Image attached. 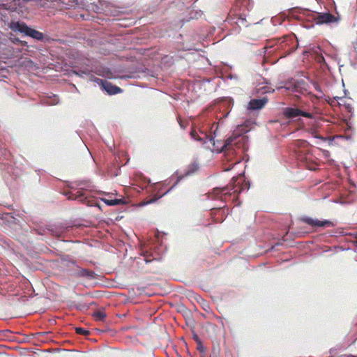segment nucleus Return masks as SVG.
Masks as SVG:
<instances>
[{"label":"nucleus","instance_id":"f257e3e1","mask_svg":"<svg viewBox=\"0 0 357 357\" xmlns=\"http://www.w3.org/2000/svg\"><path fill=\"white\" fill-rule=\"evenodd\" d=\"M250 184L242 176L234 177L231 182L223 188H215L210 194L212 199H220L226 202L233 195V200L238 199V195L245 190H248Z\"/></svg>","mask_w":357,"mask_h":357},{"label":"nucleus","instance_id":"f03ea898","mask_svg":"<svg viewBox=\"0 0 357 357\" xmlns=\"http://www.w3.org/2000/svg\"><path fill=\"white\" fill-rule=\"evenodd\" d=\"M247 130H245L243 126H240L237 128V130L234 132V133L228 137L222 146L221 149V151H231L234 150L233 146H237V144L241 142V141L243 140L244 137L242 136V134L246 132Z\"/></svg>","mask_w":357,"mask_h":357},{"label":"nucleus","instance_id":"7ed1b4c3","mask_svg":"<svg viewBox=\"0 0 357 357\" xmlns=\"http://www.w3.org/2000/svg\"><path fill=\"white\" fill-rule=\"evenodd\" d=\"M190 135L191 138L199 142L207 149H211L210 144L213 147L215 146L214 138L202 130H197L195 128H192Z\"/></svg>","mask_w":357,"mask_h":357},{"label":"nucleus","instance_id":"20e7f679","mask_svg":"<svg viewBox=\"0 0 357 357\" xmlns=\"http://www.w3.org/2000/svg\"><path fill=\"white\" fill-rule=\"evenodd\" d=\"M10 28L38 40H43L44 38L43 33L29 27L24 22H12Z\"/></svg>","mask_w":357,"mask_h":357},{"label":"nucleus","instance_id":"39448f33","mask_svg":"<svg viewBox=\"0 0 357 357\" xmlns=\"http://www.w3.org/2000/svg\"><path fill=\"white\" fill-rule=\"evenodd\" d=\"M13 41L3 33H0V54L4 58H10L15 55V50L12 46Z\"/></svg>","mask_w":357,"mask_h":357},{"label":"nucleus","instance_id":"423d86ee","mask_svg":"<svg viewBox=\"0 0 357 357\" xmlns=\"http://www.w3.org/2000/svg\"><path fill=\"white\" fill-rule=\"evenodd\" d=\"M198 169V165L196 164V163H192L190 165H189L187 167V169H185V172L184 173V174L183 176H178V179L177 181H176V183L172 185V188H170L168 190H167L166 192H162V194L158 197H156L153 199H151L148 201H146L144 204H151L153 203V202H155L156 200H158L160 197H161L162 196H163L164 195L167 194L174 185H176L178 182L179 181L183 178V177L185 176H190L192 174H194L197 170Z\"/></svg>","mask_w":357,"mask_h":357},{"label":"nucleus","instance_id":"0eeeda50","mask_svg":"<svg viewBox=\"0 0 357 357\" xmlns=\"http://www.w3.org/2000/svg\"><path fill=\"white\" fill-rule=\"evenodd\" d=\"M284 115L287 119H294L302 116L308 119L313 117L312 114L303 112L298 108L287 107L284 109Z\"/></svg>","mask_w":357,"mask_h":357},{"label":"nucleus","instance_id":"6e6552de","mask_svg":"<svg viewBox=\"0 0 357 357\" xmlns=\"http://www.w3.org/2000/svg\"><path fill=\"white\" fill-rule=\"evenodd\" d=\"M303 221L312 227H330L334 226L333 222L329 220L321 221L318 220H314L311 218H303Z\"/></svg>","mask_w":357,"mask_h":357},{"label":"nucleus","instance_id":"1a4fd4ad","mask_svg":"<svg viewBox=\"0 0 357 357\" xmlns=\"http://www.w3.org/2000/svg\"><path fill=\"white\" fill-rule=\"evenodd\" d=\"M268 99L264 97L261 99H252L248 105V109L250 110H257L262 109L268 102Z\"/></svg>","mask_w":357,"mask_h":357},{"label":"nucleus","instance_id":"9d476101","mask_svg":"<svg viewBox=\"0 0 357 357\" xmlns=\"http://www.w3.org/2000/svg\"><path fill=\"white\" fill-rule=\"evenodd\" d=\"M317 24H322L327 23L335 22L337 21V19L332 14L326 13H319L315 19Z\"/></svg>","mask_w":357,"mask_h":357},{"label":"nucleus","instance_id":"9b49d317","mask_svg":"<svg viewBox=\"0 0 357 357\" xmlns=\"http://www.w3.org/2000/svg\"><path fill=\"white\" fill-rule=\"evenodd\" d=\"M101 82L102 87L104 90H105L109 95H114L121 92V89L119 87L113 85L112 83L107 81H103L102 79H99Z\"/></svg>","mask_w":357,"mask_h":357},{"label":"nucleus","instance_id":"f8f14e48","mask_svg":"<svg viewBox=\"0 0 357 357\" xmlns=\"http://www.w3.org/2000/svg\"><path fill=\"white\" fill-rule=\"evenodd\" d=\"M96 273L93 271L86 268H80L76 273V276L81 278H86L89 279L94 278Z\"/></svg>","mask_w":357,"mask_h":357},{"label":"nucleus","instance_id":"ddd939ff","mask_svg":"<svg viewBox=\"0 0 357 357\" xmlns=\"http://www.w3.org/2000/svg\"><path fill=\"white\" fill-rule=\"evenodd\" d=\"M69 199L76 200L78 199L81 202H84L86 199L84 193L81 190H77L76 192H71L68 196Z\"/></svg>","mask_w":357,"mask_h":357},{"label":"nucleus","instance_id":"4468645a","mask_svg":"<svg viewBox=\"0 0 357 357\" xmlns=\"http://www.w3.org/2000/svg\"><path fill=\"white\" fill-rule=\"evenodd\" d=\"M101 200L108 206H116V205H119V204H126V201L123 198L114 199H106V198H102Z\"/></svg>","mask_w":357,"mask_h":357},{"label":"nucleus","instance_id":"2eb2a0df","mask_svg":"<svg viewBox=\"0 0 357 357\" xmlns=\"http://www.w3.org/2000/svg\"><path fill=\"white\" fill-rule=\"evenodd\" d=\"M93 317L98 321H103L106 317V314L102 311H97L93 314Z\"/></svg>","mask_w":357,"mask_h":357},{"label":"nucleus","instance_id":"dca6fc26","mask_svg":"<svg viewBox=\"0 0 357 357\" xmlns=\"http://www.w3.org/2000/svg\"><path fill=\"white\" fill-rule=\"evenodd\" d=\"M177 121H178V123L180 127L182 129H185L188 126V121H183L180 116H178Z\"/></svg>","mask_w":357,"mask_h":357},{"label":"nucleus","instance_id":"f3484780","mask_svg":"<svg viewBox=\"0 0 357 357\" xmlns=\"http://www.w3.org/2000/svg\"><path fill=\"white\" fill-rule=\"evenodd\" d=\"M75 331H76V333H77L79 335H87L89 334V331H87L84 328H76Z\"/></svg>","mask_w":357,"mask_h":357},{"label":"nucleus","instance_id":"a211bd4d","mask_svg":"<svg viewBox=\"0 0 357 357\" xmlns=\"http://www.w3.org/2000/svg\"><path fill=\"white\" fill-rule=\"evenodd\" d=\"M15 9H16L15 4L14 6H12V5L8 6V4L0 5V10H15Z\"/></svg>","mask_w":357,"mask_h":357},{"label":"nucleus","instance_id":"6ab92c4d","mask_svg":"<svg viewBox=\"0 0 357 357\" xmlns=\"http://www.w3.org/2000/svg\"><path fill=\"white\" fill-rule=\"evenodd\" d=\"M197 349L200 352V353H202V354H204L205 351H206V349L205 347H204L202 341H199V343H197Z\"/></svg>","mask_w":357,"mask_h":357},{"label":"nucleus","instance_id":"aec40b11","mask_svg":"<svg viewBox=\"0 0 357 357\" xmlns=\"http://www.w3.org/2000/svg\"><path fill=\"white\" fill-rule=\"evenodd\" d=\"M313 86H314L315 90L321 93L320 96H321L323 95V92H322V91L321 89L320 86L317 83H316V82L313 83Z\"/></svg>","mask_w":357,"mask_h":357},{"label":"nucleus","instance_id":"412c9836","mask_svg":"<svg viewBox=\"0 0 357 357\" xmlns=\"http://www.w3.org/2000/svg\"><path fill=\"white\" fill-rule=\"evenodd\" d=\"M239 162H239L238 160L235 161L234 162H233V163L230 164V165H229V167H226V168L225 169V171H228V170L231 169V168H233V167H234L235 165H236V164H238V163H239Z\"/></svg>","mask_w":357,"mask_h":357},{"label":"nucleus","instance_id":"4be33fe9","mask_svg":"<svg viewBox=\"0 0 357 357\" xmlns=\"http://www.w3.org/2000/svg\"><path fill=\"white\" fill-rule=\"evenodd\" d=\"M301 85H305V82H298L295 84L296 91H298V87H301Z\"/></svg>","mask_w":357,"mask_h":357},{"label":"nucleus","instance_id":"5701e85b","mask_svg":"<svg viewBox=\"0 0 357 357\" xmlns=\"http://www.w3.org/2000/svg\"><path fill=\"white\" fill-rule=\"evenodd\" d=\"M313 135H314V137L319 138V139H321L322 141H326V139L325 137L317 135L315 132H313Z\"/></svg>","mask_w":357,"mask_h":357},{"label":"nucleus","instance_id":"b1692460","mask_svg":"<svg viewBox=\"0 0 357 357\" xmlns=\"http://www.w3.org/2000/svg\"><path fill=\"white\" fill-rule=\"evenodd\" d=\"M16 42L22 45H26L27 43L26 42H24V41H22L19 39H16Z\"/></svg>","mask_w":357,"mask_h":357},{"label":"nucleus","instance_id":"393cba45","mask_svg":"<svg viewBox=\"0 0 357 357\" xmlns=\"http://www.w3.org/2000/svg\"><path fill=\"white\" fill-rule=\"evenodd\" d=\"M193 339L195 340L197 344L199 343V341H201V340L199 339V337L197 335H194Z\"/></svg>","mask_w":357,"mask_h":357}]
</instances>
